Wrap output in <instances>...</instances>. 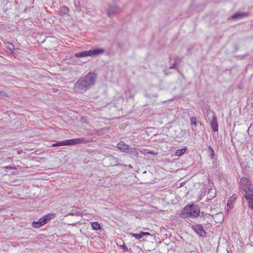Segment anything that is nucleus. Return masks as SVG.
<instances>
[{
    "mask_svg": "<svg viewBox=\"0 0 253 253\" xmlns=\"http://www.w3.org/2000/svg\"><path fill=\"white\" fill-rule=\"evenodd\" d=\"M240 184L245 192V198L248 201L250 208L253 210V185L246 177H242L240 180Z\"/></svg>",
    "mask_w": 253,
    "mask_h": 253,
    "instance_id": "1",
    "label": "nucleus"
},
{
    "mask_svg": "<svg viewBox=\"0 0 253 253\" xmlns=\"http://www.w3.org/2000/svg\"><path fill=\"white\" fill-rule=\"evenodd\" d=\"M200 209L195 205L186 206L181 211L180 217L182 218H196L199 215Z\"/></svg>",
    "mask_w": 253,
    "mask_h": 253,
    "instance_id": "2",
    "label": "nucleus"
},
{
    "mask_svg": "<svg viewBox=\"0 0 253 253\" xmlns=\"http://www.w3.org/2000/svg\"><path fill=\"white\" fill-rule=\"evenodd\" d=\"M104 50L101 48H95L89 50H85L75 54V57L77 58L84 57L86 56H95L104 52Z\"/></svg>",
    "mask_w": 253,
    "mask_h": 253,
    "instance_id": "3",
    "label": "nucleus"
},
{
    "mask_svg": "<svg viewBox=\"0 0 253 253\" xmlns=\"http://www.w3.org/2000/svg\"><path fill=\"white\" fill-rule=\"evenodd\" d=\"M55 217V214L54 213H49L46 215H44L42 217L40 218L38 221H33L32 223V226L34 228H40L46 223H47L50 220Z\"/></svg>",
    "mask_w": 253,
    "mask_h": 253,
    "instance_id": "4",
    "label": "nucleus"
},
{
    "mask_svg": "<svg viewBox=\"0 0 253 253\" xmlns=\"http://www.w3.org/2000/svg\"><path fill=\"white\" fill-rule=\"evenodd\" d=\"M97 78L96 74L94 72H89L84 77L82 78L84 84L87 87L90 88L95 84Z\"/></svg>",
    "mask_w": 253,
    "mask_h": 253,
    "instance_id": "5",
    "label": "nucleus"
},
{
    "mask_svg": "<svg viewBox=\"0 0 253 253\" xmlns=\"http://www.w3.org/2000/svg\"><path fill=\"white\" fill-rule=\"evenodd\" d=\"M89 88L84 83L83 80L80 79L75 84L74 89L75 91L83 93L86 90L88 89Z\"/></svg>",
    "mask_w": 253,
    "mask_h": 253,
    "instance_id": "6",
    "label": "nucleus"
},
{
    "mask_svg": "<svg viewBox=\"0 0 253 253\" xmlns=\"http://www.w3.org/2000/svg\"><path fill=\"white\" fill-rule=\"evenodd\" d=\"M121 11L120 7L117 5H110L107 9V13L109 17H112L119 13Z\"/></svg>",
    "mask_w": 253,
    "mask_h": 253,
    "instance_id": "7",
    "label": "nucleus"
},
{
    "mask_svg": "<svg viewBox=\"0 0 253 253\" xmlns=\"http://www.w3.org/2000/svg\"><path fill=\"white\" fill-rule=\"evenodd\" d=\"M192 229L202 237L205 236L206 235V232L205 231L204 227L201 225L196 224L192 225Z\"/></svg>",
    "mask_w": 253,
    "mask_h": 253,
    "instance_id": "8",
    "label": "nucleus"
},
{
    "mask_svg": "<svg viewBox=\"0 0 253 253\" xmlns=\"http://www.w3.org/2000/svg\"><path fill=\"white\" fill-rule=\"evenodd\" d=\"M210 123L212 130L214 132H217L218 130V125L217 123V119L214 113H212L211 119L210 120Z\"/></svg>",
    "mask_w": 253,
    "mask_h": 253,
    "instance_id": "9",
    "label": "nucleus"
},
{
    "mask_svg": "<svg viewBox=\"0 0 253 253\" xmlns=\"http://www.w3.org/2000/svg\"><path fill=\"white\" fill-rule=\"evenodd\" d=\"M117 148L125 153H127L129 146L123 141H121L117 144Z\"/></svg>",
    "mask_w": 253,
    "mask_h": 253,
    "instance_id": "10",
    "label": "nucleus"
},
{
    "mask_svg": "<svg viewBox=\"0 0 253 253\" xmlns=\"http://www.w3.org/2000/svg\"><path fill=\"white\" fill-rule=\"evenodd\" d=\"M130 235L131 236L135 237L136 239H139L141 238H142L145 235H150L151 236H153L152 235H151L149 232H141L139 234H135V233H131Z\"/></svg>",
    "mask_w": 253,
    "mask_h": 253,
    "instance_id": "11",
    "label": "nucleus"
},
{
    "mask_svg": "<svg viewBox=\"0 0 253 253\" xmlns=\"http://www.w3.org/2000/svg\"><path fill=\"white\" fill-rule=\"evenodd\" d=\"M69 10L68 8L66 6H63L61 8L60 11V15L63 16V17H68L69 16Z\"/></svg>",
    "mask_w": 253,
    "mask_h": 253,
    "instance_id": "12",
    "label": "nucleus"
},
{
    "mask_svg": "<svg viewBox=\"0 0 253 253\" xmlns=\"http://www.w3.org/2000/svg\"><path fill=\"white\" fill-rule=\"evenodd\" d=\"M129 154L135 157H138V150L135 148H129L128 152Z\"/></svg>",
    "mask_w": 253,
    "mask_h": 253,
    "instance_id": "13",
    "label": "nucleus"
},
{
    "mask_svg": "<svg viewBox=\"0 0 253 253\" xmlns=\"http://www.w3.org/2000/svg\"><path fill=\"white\" fill-rule=\"evenodd\" d=\"M236 198V196L235 195H233L229 198L228 200L227 204V210H229L232 208L231 205L233 202L235 201Z\"/></svg>",
    "mask_w": 253,
    "mask_h": 253,
    "instance_id": "14",
    "label": "nucleus"
},
{
    "mask_svg": "<svg viewBox=\"0 0 253 253\" xmlns=\"http://www.w3.org/2000/svg\"><path fill=\"white\" fill-rule=\"evenodd\" d=\"M84 141V138H79L71 139V145L80 144L82 143Z\"/></svg>",
    "mask_w": 253,
    "mask_h": 253,
    "instance_id": "15",
    "label": "nucleus"
},
{
    "mask_svg": "<svg viewBox=\"0 0 253 253\" xmlns=\"http://www.w3.org/2000/svg\"><path fill=\"white\" fill-rule=\"evenodd\" d=\"M92 228L93 230L98 231L101 229L100 224L98 222H93L91 223Z\"/></svg>",
    "mask_w": 253,
    "mask_h": 253,
    "instance_id": "16",
    "label": "nucleus"
},
{
    "mask_svg": "<svg viewBox=\"0 0 253 253\" xmlns=\"http://www.w3.org/2000/svg\"><path fill=\"white\" fill-rule=\"evenodd\" d=\"M247 15V14L246 13H236L232 16V18L235 19H238V18H240L246 16Z\"/></svg>",
    "mask_w": 253,
    "mask_h": 253,
    "instance_id": "17",
    "label": "nucleus"
},
{
    "mask_svg": "<svg viewBox=\"0 0 253 253\" xmlns=\"http://www.w3.org/2000/svg\"><path fill=\"white\" fill-rule=\"evenodd\" d=\"M139 151L141 153L144 154V155H146L147 154H152V155H156L153 151H150L148 149H146L140 150Z\"/></svg>",
    "mask_w": 253,
    "mask_h": 253,
    "instance_id": "18",
    "label": "nucleus"
},
{
    "mask_svg": "<svg viewBox=\"0 0 253 253\" xmlns=\"http://www.w3.org/2000/svg\"><path fill=\"white\" fill-rule=\"evenodd\" d=\"M186 151V148L178 149L176 151L175 155L176 156H180L182 155H183V154H184L185 153Z\"/></svg>",
    "mask_w": 253,
    "mask_h": 253,
    "instance_id": "19",
    "label": "nucleus"
},
{
    "mask_svg": "<svg viewBox=\"0 0 253 253\" xmlns=\"http://www.w3.org/2000/svg\"><path fill=\"white\" fill-rule=\"evenodd\" d=\"M208 195L209 197L211 198H213L215 196V190L214 189H211L208 193Z\"/></svg>",
    "mask_w": 253,
    "mask_h": 253,
    "instance_id": "20",
    "label": "nucleus"
},
{
    "mask_svg": "<svg viewBox=\"0 0 253 253\" xmlns=\"http://www.w3.org/2000/svg\"><path fill=\"white\" fill-rule=\"evenodd\" d=\"M3 169H5V172H8V170H11V169H16V168L15 167L13 166H6L3 168Z\"/></svg>",
    "mask_w": 253,
    "mask_h": 253,
    "instance_id": "21",
    "label": "nucleus"
},
{
    "mask_svg": "<svg viewBox=\"0 0 253 253\" xmlns=\"http://www.w3.org/2000/svg\"><path fill=\"white\" fill-rule=\"evenodd\" d=\"M248 131L249 134L250 135H253V123L250 125Z\"/></svg>",
    "mask_w": 253,
    "mask_h": 253,
    "instance_id": "22",
    "label": "nucleus"
},
{
    "mask_svg": "<svg viewBox=\"0 0 253 253\" xmlns=\"http://www.w3.org/2000/svg\"><path fill=\"white\" fill-rule=\"evenodd\" d=\"M190 122L192 125H197V120L195 117H192L190 118Z\"/></svg>",
    "mask_w": 253,
    "mask_h": 253,
    "instance_id": "23",
    "label": "nucleus"
},
{
    "mask_svg": "<svg viewBox=\"0 0 253 253\" xmlns=\"http://www.w3.org/2000/svg\"><path fill=\"white\" fill-rule=\"evenodd\" d=\"M209 149L211 150V159H213L214 156V151L213 150V149L211 148V146H209Z\"/></svg>",
    "mask_w": 253,
    "mask_h": 253,
    "instance_id": "24",
    "label": "nucleus"
},
{
    "mask_svg": "<svg viewBox=\"0 0 253 253\" xmlns=\"http://www.w3.org/2000/svg\"><path fill=\"white\" fill-rule=\"evenodd\" d=\"M65 146L71 145V139L64 140Z\"/></svg>",
    "mask_w": 253,
    "mask_h": 253,
    "instance_id": "25",
    "label": "nucleus"
},
{
    "mask_svg": "<svg viewBox=\"0 0 253 253\" xmlns=\"http://www.w3.org/2000/svg\"><path fill=\"white\" fill-rule=\"evenodd\" d=\"M177 66V63L176 61H174L173 65L170 67V69H176Z\"/></svg>",
    "mask_w": 253,
    "mask_h": 253,
    "instance_id": "26",
    "label": "nucleus"
},
{
    "mask_svg": "<svg viewBox=\"0 0 253 253\" xmlns=\"http://www.w3.org/2000/svg\"><path fill=\"white\" fill-rule=\"evenodd\" d=\"M57 143H58V146H65L64 141H60Z\"/></svg>",
    "mask_w": 253,
    "mask_h": 253,
    "instance_id": "27",
    "label": "nucleus"
},
{
    "mask_svg": "<svg viewBox=\"0 0 253 253\" xmlns=\"http://www.w3.org/2000/svg\"><path fill=\"white\" fill-rule=\"evenodd\" d=\"M51 146H52V147L58 146V143H53V144H52Z\"/></svg>",
    "mask_w": 253,
    "mask_h": 253,
    "instance_id": "28",
    "label": "nucleus"
},
{
    "mask_svg": "<svg viewBox=\"0 0 253 253\" xmlns=\"http://www.w3.org/2000/svg\"><path fill=\"white\" fill-rule=\"evenodd\" d=\"M124 251H125V252L128 251V249H127V248L126 247H125V249H124Z\"/></svg>",
    "mask_w": 253,
    "mask_h": 253,
    "instance_id": "29",
    "label": "nucleus"
},
{
    "mask_svg": "<svg viewBox=\"0 0 253 253\" xmlns=\"http://www.w3.org/2000/svg\"><path fill=\"white\" fill-rule=\"evenodd\" d=\"M11 47H9L10 48V50L11 51L12 48H13V45L12 44L11 45Z\"/></svg>",
    "mask_w": 253,
    "mask_h": 253,
    "instance_id": "30",
    "label": "nucleus"
},
{
    "mask_svg": "<svg viewBox=\"0 0 253 253\" xmlns=\"http://www.w3.org/2000/svg\"><path fill=\"white\" fill-rule=\"evenodd\" d=\"M128 167L129 168H132V167L131 165H128Z\"/></svg>",
    "mask_w": 253,
    "mask_h": 253,
    "instance_id": "31",
    "label": "nucleus"
},
{
    "mask_svg": "<svg viewBox=\"0 0 253 253\" xmlns=\"http://www.w3.org/2000/svg\"><path fill=\"white\" fill-rule=\"evenodd\" d=\"M69 214H71V215H73V213H70Z\"/></svg>",
    "mask_w": 253,
    "mask_h": 253,
    "instance_id": "32",
    "label": "nucleus"
}]
</instances>
